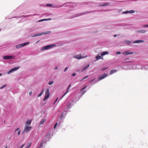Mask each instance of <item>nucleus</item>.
<instances>
[{
  "instance_id": "obj_1",
  "label": "nucleus",
  "mask_w": 148,
  "mask_h": 148,
  "mask_svg": "<svg viewBox=\"0 0 148 148\" xmlns=\"http://www.w3.org/2000/svg\"><path fill=\"white\" fill-rule=\"evenodd\" d=\"M86 88V86H85L84 87L82 88L80 90V92L76 96V101H77L79 99L82 97V96L86 92V90H84L82 91Z\"/></svg>"
},
{
  "instance_id": "obj_2",
  "label": "nucleus",
  "mask_w": 148,
  "mask_h": 148,
  "mask_svg": "<svg viewBox=\"0 0 148 148\" xmlns=\"http://www.w3.org/2000/svg\"><path fill=\"white\" fill-rule=\"evenodd\" d=\"M32 127L31 126H29L25 125L24 127V130L23 131V134L25 132L27 133L30 131L32 129Z\"/></svg>"
},
{
  "instance_id": "obj_3",
  "label": "nucleus",
  "mask_w": 148,
  "mask_h": 148,
  "mask_svg": "<svg viewBox=\"0 0 148 148\" xmlns=\"http://www.w3.org/2000/svg\"><path fill=\"white\" fill-rule=\"evenodd\" d=\"M136 68L137 69H141V70H145V69H148V65L145 66L144 67L143 65H136Z\"/></svg>"
},
{
  "instance_id": "obj_4",
  "label": "nucleus",
  "mask_w": 148,
  "mask_h": 148,
  "mask_svg": "<svg viewBox=\"0 0 148 148\" xmlns=\"http://www.w3.org/2000/svg\"><path fill=\"white\" fill-rule=\"evenodd\" d=\"M50 94L49 89H47L45 93V96L43 99V101H45L49 97Z\"/></svg>"
},
{
  "instance_id": "obj_5",
  "label": "nucleus",
  "mask_w": 148,
  "mask_h": 148,
  "mask_svg": "<svg viewBox=\"0 0 148 148\" xmlns=\"http://www.w3.org/2000/svg\"><path fill=\"white\" fill-rule=\"evenodd\" d=\"M51 32L50 31H48L47 32H43L41 33H38V34H35L32 36V37H34L36 36H40L42 35H45L46 34H48L50 33Z\"/></svg>"
},
{
  "instance_id": "obj_6",
  "label": "nucleus",
  "mask_w": 148,
  "mask_h": 148,
  "mask_svg": "<svg viewBox=\"0 0 148 148\" xmlns=\"http://www.w3.org/2000/svg\"><path fill=\"white\" fill-rule=\"evenodd\" d=\"M107 76H108L107 74L106 73H104V74L102 75H101L99 76L98 78L99 80L97 81L96 82H95V83H94V84H95L97 82L99 81V80H101L103 79H104L105 78L107 77Z\"/></svg>"
},
{
  "instance_id": "obj_7",
  "label": "nucleus",
  "mask_w": 148,
  "mask_h": 148,
  "mask_svg": "<svg viewBox=\"0 0 148 148\" xmlns=\"http://www.w3.org/2000/svg\"><path fill=\"white\" fill-rule=\"evenodd\" d=\"M87 57V56H82L81 54H79V55H76L75 56V58L78 59H84L86 58Z\"/></svg>"
},
{
  "instance_id": "obj_8",
  "label": "nucleus",
  "mask_w": 148,
  "mask_h": 148,
  "mask_svg": "<svg viewBox=\"0 0 148 148\" xmlns=\"http://www.w3.org/2000/svg\"><path fill=\"white\" fill-rule=\"evenodd\" d=\"M14 56H3V57L4 59H13L14 58Z\"/></svg>"
},
{
  "instance_id": "obj_9",
  "label": "nucleus",
  "mask_w": 148,
  "mask_h": 148,
  "mask_svg": "<svg viewBox=\"0 0 148 148\" xmlns=\"http://www.w3.org/2000/svg\"><path fill=\"white\" fill-rule=\"evenodd\" d=\"M19 68H20L19 66H18L16 68H13V69H11V70H10L7 73L8 74H10L12 72L17 70V69H19Z\"/></svg>"
},
{
  "instance_id": "obj_10",
  "label": "nucleus",
  "mask_w": 148,
  "mask_h": 148,
  "mask_svg": "<svg viewBox=\"0 0 148 148\" xmlns=\"http://www.w3.org/2000/svg\"><path fill=\"white\" fill-rule=\"evenodd\" d=\"M90 12L89 11H87L84 12H82L81 13L78 14L77 16H76L75 15V17H76L77 16H80L81 15H83L84 14H87L90 13Z\"/></svg>"
},
{
  "instance_id": "obj_11",
  "label": "nucleus",
  "mask_w": 148,
  "mask_h": 148,
  "mask_svg": "<svg viewBox=\"0 0 148 148\" xmlns=\"http://www.w3.org/2000/svg\"><path fill=\"white\" fill-rule=\"evenodd\" d=\"M145 42L144 40H137L133 41V43H140Z\"/></svg>"
},
{
  "instance_id": "obj_12",
  "label": "nucleus",
  "mask_w": 148,
  "mask_h": 148,
  "mask_svg": "<svg viewBox=\"0 0 148 148\" xmlns=\"http://www.w3.org/2000/svg\"><path fill=\"white\" fill-rule=\"evenodd\" d=\"M53 46V45H49L43 48V49H48L52 47Z\"/></svg>"
},
{
  "instance_id": "obj_13",
  "label": "nucleus",
  "mask_w": 148,
  "mask_h": 148,
  "mask_svg": "<svg viewBox=\"0 0 148 148\" xmlns=\"http://www.w3.org/2000/svg\"><path fill=\"white\" fill-rule=\"evenodd\" d=\"M103 3H104L103 4L99 5V6H103L109 5H110V3L108 2Z\"/></svg>"
},
{
  "instance_id": "obj_14",
  "label": "nucleus",
  "mask_w": 148,
  "mask_h": 148,
  "mask_svg": "<svg viewBox=\"0 0 148 148\" xmlns=\"http://www.w3.org/2000/svg\"><path fill=\"white\" fill-rule=\"evenodd\" d=\"M136 32L139 33H145L146 32V31L144 30H136Z\"/></svg>"
},
{
  "instance_id": "obj_15",
  "label": "nucleus",
  "mask_w": 148,
  "mask_h": 148,
  "mask_svg": "<svg viewBox=\"0 0 148 148\" xmlns=\"http://www.w3.org/2000/svg\"><path fill=\"white\" fill-rule=\"evenodd\" d=\"M90 66L89 64H88L86 66L82 68L81 69L82 71H83L88 68Z\"/></svg>"
},
{
  "instance_id": "obj_16",
  "label": "nucleus",
  "mask_w": 148,
  "mask_h": 148,
  "mask_svg": "<svg viewBox=\"0 0 148 148\" xmlns=\"http://www.w3.org/2000/svg\"><path fill=\"white\" fill-rule=\"evenodd\" d=\"M123 54H125V55H131L133 54H134V52H129L128 51H126L124 53H123Z\"/></svg>"
},
{
  "instance_id": "obj_17",
  "label": "nucleus",
  "mask_w": 148,
  "mask_h": 148,
  "mask_svg": "<svg viewBox=\"0 0 148 148\" xmlns=\"http://www.w3.org/2000/svg\"><path fill=\"white\" fill-rule=\"evenodd\" d=\"M117 71V70L116 69H112L111 70L110 72V74L112 75V74L116 72Z\"/></svg>"
},
{
  "instance_id": "obj_18",
  "label": "nucleus",
  "mask_w": 148,
  "mask_h": 148,
  "mask_svg": "<svg viewBox=\"0 0 148 148\" xmlns=\"http://www.w3.org/2000/svg\"><path fill=\"white\" fill-rule=\"evenodd\" d=\"M108 54V52L107 51H105L101 53V56H103Z\"/></svg>"
},
{
  "instance_id": "obj_19",
  "label": "nucleus",
  "mask_w": 148,
  "mask_h": 148,
  "mask_svg": "<svg viewBox=\"0 0 148 148\" xmlns=\"http://www.w3.org/2000/svg\"><path fill=\"white\" fill-rule=\"evenodd\" d=\"M32 122V120H27L26 122V125H30Z\"/></svg>"
},
{
  "instance_id": "obj_20",
  "label": "nucleus",
  "mask_w": 148,
  "mask_h": 148,
  "mask_svg": "<svg viewBox=\"0 0 148 148\" xmlns=\"http://www.w3.org/2000/svg\"><path fill=\"white\" fill-rule=\"evenodd\" d=\"M73 106V105H72L71 103H70L68 105L66 109H69Z\"/></svg>"
},
{
  "instance_id": "obj_21",
  "label": "nucleus",
  "mask_w": 148,
  "mask_h": 148,
  "mask_svg": "<svg viewBox=\"0 0 148 148\" xmlns=\"http://www.w3.org/2000/svg\"><path fill=\"white\" fill-rule=\"evenodd\" d=\"M17 131V133L18 135V136L20 135L21 132V131L20 130V129L19 128H17L15 130V132Z\"/></svg>"
},
{
  "instance_id": "obj_22",
  "label": "nucleus",
  "mask_w": 148,
  "mask_h": 148,
  "mask_svg": "<svg viewBox=\"0 0 148 148\" xmlns=\"http://www.w3.org/2000/svg\"><path fill=\"white\" fill-rule=\"evenodd\" d=\"M29 42H27L25 43H24L23 44H21V46L22 47L26 46L29 44Z\"/></svg>"
},
{
  "instance_id": "obj_23",
  "label": "nucleus",
  "mask_w": 148,
  "mask_h": 148,
  "mask_svg": "<svg viewBox=\"0 0 148 148\" xmlns=\"http://www.w3.org/2000/svg\"><path fill=\"white\" fill-rule=\"evenodd\" d=\"M125 42L128 45L132 43V42L130 40H126L125 41Z\"/></svg>"
},
{
  "instance_id": "obj_24",
  "label": "nucleus",
  "mask_w": 148,
  "mask_h": 148,
  "mask_svg": "<svg viewBox=\"0 0 148 148\" xmlns=\"http://www.w3.org/2000/svg\"><path fill=\"white\" fill-rule=\"evenodd\" d=\"M102 56H101H101H100L98 55L96 57V59L97 60H99L100 58L102 59V58H101Z\"/></svg>"
},
{
  "instance_id": "obj_25",
  "label": "nucleus",
  "mask_w": 148,
  "mask_h": 148,
  "mask_svg": "<svg viewBox=\"0 0 148 148\" xmlns=\"http://www.w3.org/2000/svg\"><path fill=\"white\" fill-rule=\"evenodd\" d=\"M70 86H71V85H70L68 87V88L67 89V92L63 95L62 97H61V98H62V97H63L65 96V95L67 93V92H69V88L70 87Z\"/></svg>"
},
{
  "instance_id": "obj_26",
  "label": "nucleus",
  "mask_w": 148,
  "mask_h": 148,
  "mask_svg": "<svg viewBox=\"0 0 148 148\" xmlns=\"http://www.w3.org/2000/svg\"><path fill=\"white\" fill-rule=\"evenodd\" d=\"M45 143L44 141H42L40 145L38 147V148H41L43 146V144Z\"/></svg>"
},
{
  "instance_id": "obj_27",
  "label": "nucleus",
  "mask_w": 148,
  "mask_h": 148,
  "mask_svg": "<svg viewBox=\"0 0 148 148\" xmlns=\"http://www.w3.org/2000/svg\"><path fill=\"white\" fill-rule=\"evenodd\" d=\"M46 121V119H43L40 122V125H42L43 124L44 122Z\"/></svg>"
},
{
  "instance_id": "obj_28",
  "label": "nucleus",
  "mask_w": 148,
  "mask_h": 148,
  "mask_svg": "<svg viewBox=\"0 0 148 148\" xmlns=\"http://www.w3.org/2000/svg\"><path fill=\"white\" fill-rule=\"evenodd\" d=\"M21 47H22L21 46V44L18 45H16V47L17 49L20 48H21Z\"/></svg>"
},
{
  "instance_id": "obj_29",
  "label": "nucleus",
  "mask_w": 148,
  "mask_h": 148,
  "mask_svg": "<svg viewBox=\"0 0 148 148\" xmlns=\"http://www.w3.org/2000/svg\"><path fill=\"white\" fill-rule=\"evenodd\" d=\"M128 13H129V11H127L123 12L122 13V14H127Z\"/></svg>"
},
{
  "instance_id": "obj_30",
  "label": "nucleus",
  "mask_w": 148,
  "mask_h": 148,
  "mask_svg": "<svg viewBox=\"0 0 148 148\" xmlns=\"http://www.w3.org/2000/svg\"><path fill=\"white\" fill-rule=\"evenodd\" d=\"M135 12V11L133 10H131L129 11V13H134Z\"/></svg>"
},
{
  "instance_id": "obj_31",
  "label": "nucleus",
  "mask_w": 148,
  "mask_h": 148,
  "mask_svg": "<svg viewBox=\"0 0 148 148\" xmlns=\"http://www.w3.org/2000/svg\"><path fill=\"white\" fill-rule=\"evenodd\" d=\"M43 91H44V90H42V92H41L38 95V97L42 95L43 93Z\"/></svg>"
},
{
  "instance_id": "obj_32",
  "label": "nucleus",
  "mask_w": 148,
  "mask_h": 148,
  "mask_svg": "<svg viewBox=\"0 0 148 148\" xmlns=\"http://www.w3.org/2000/svg\"><path fill=\"white\" fill-rule=\"evenodd\" d=\"M53 82H54L53 81H51V82H49V85H51L52 84H53Z\"/></svg>"
},
{
  "instance_id": "obj_33",
  "label": "nucleus",
  "mask_w": 148,
  "mask_h": 148,
  "mask_svg": "<svg viewBox=\"0 0 148 148\" xmlns=\"http://www.w3.org/2000/svg\"><path fill=\"white\" fill-rule=\"evenodd\" d=\"M46 21V20L45 19H43L40 20L38 21V22H42V21Z\"/></svg>"
},
{
  "instance_id": "obj_34",
  "label": "nucleus",
  "mask_w": 148,
  "mask_h": 148,
  "mask_svg": "<svg viewBox=\"0 0 148 148\" xmlns=\"http://www.w3.org/2000/svg\"><path fill=\"white\" fill-rule=\"evenodd\" d=\"M142 26L143 27H148V24L143 25Z\"/></svg>"
},
{
  "instance_id": "obj_35",
  "label": "nucleus",
  "mask_w": 148,
  "mask_h": 148,
  "mask_svg": "<svg viewBox=\"0 0 148 148\" xmlns=\"http://www.w3.org/2000/svg\"><path fill=\"white\" fill-rule=\"evenodd\" d=\"M25 144H23L21 147H19V148H23V147L25 146Z\"/></svg>"
},
{
  "instance_id": "obj_36",
  "label": "nucleus",
  "mask_w": 148,
  "mask_h": 148,
  "mask_svg": "<svg viewBox=\"0 0 148 148\" xmlns=\"http://www.w3.org/2000/svg\"><path fill=\"white\" fill-rule=\"evenodd\" d=\"M116 55L120 54H121V52H120V51L117 52L116 53Z\"/></svg>"
},
{
  "instance_id": "obj_37",
  "label": "nucleus",
  "mask_w": 148,
  "mask_h": 148,
  "mask_svg": "<svg viewBox=\"0 0 148 148\" xmlns=\"http://www.w3.org/2000/svg\"><path fill=\"white\" fill-rule=\"evenodd\" d=\"M57 124H58V123H56L55 124V125H54V129H55V128H56V126H57Z\"/></svg>"
},
{
  "instance_id": "obj_38",
  "label": "nucleus",
  "mask_w": 148,
  "mask_h": 148,
  "mask_svg": "<svg viewBox=\"0 0 148 148\" xmlns=\"http://www.w3.org/2000/svg\"><path fill=\"white\" fill-rule=\"evenodd\" d=\"M88 77V76H86V77H84V78H83V79H82L81 80H83L84 79L87 78V77Z\"/></svg>"
},
{
  "instance_id": "obj_39",
  "label": "nucleus",
  "mask_w": 148,
  "mask_h": 148,
  "mask_svg": "<svg viewBox=\"0 0 148 148\" xmlns=\"http://www.w3.org/2000/svg\"><path fill=\"white\" fill-rule=\"evenodd\" d=\"M31 143H30L29 145H27V146L26 147H27V148H29V147L31 145Z\"/></svg>"
},
{
  "instance_id": "obj_40",
  "label": "nucleus",
  "mask_w": 148,
  "mask_h": 148,
  "mask_svg": "<svg viewBox=\"0 0 148 148\" xmlns=\"http://www.w3.org/2000/svg\"><path fill=\"white\" fill-rule=\"evenodd\" d=\"M52 5L51 4H47V6H50V7L51 6H52Z\"/></svg>"
},
{
  "instance_id": "obj_41",
  "label": "nucleus",
  "mask_w": 148,
  "mask_h": 148,
  "mask_svg": "<svg viewBox=\"0 0 148 148\" xmlns=\"http://www.w3.org/2000/svg\"><path fill=\"white\" fill-rule=\"evenodd\" d=\"M45 19L46 20V21H47L50 20L51 19L50 18H47V19Z\"/></svg>"
},
{
  "instance_id": "obj_42",
  "label": "nucleus",
  "mask_w": 148,
  "mask_h": 148,
  "mask_svg": "<svg viewBox=\"0 0 148 148\" xmlns=\"http://www.w3.org/2000/svg\"><path fill=\"white\" fill-rule=\"evenodd\" d=\"M32 91H30L29 92V95L31 96V95H32Z\"/></svg>"
},
{
  "instance_id": "obj_43",
  "label": "nucleus",
  "mask_w": 148,
  "mask_h": 148,
  "mask_svg": "<svg viewBox=\"0 0 148 148\" xmlns=\"http://www.w3.org/2000/svg\"><path fill=\"white\" fill-rule=\"evenodd\" d=\"M6 86V85L5 84V85H4L3 86H2V87H1V89H2L4 87H5V86Z\"/></svg>"
},
{
  "instance_id": "obj_44",
  "label": "nucleus",
  "mask_w": 148,
  "mask_h": 148,
  "mask_svg": "<svg viewBox=\"0 0 148 148\" xmlns=\"http://www.w3.org/2000/svg\"><path fill=\"white\" fill-rule=\"evenodd\" d=\"M107 69V68H103V69H102V71H104L106 70Z\"/></svg>"
},
{
  "instance_id": "obj_45",
  "label": "nucleus",
  "mask_w": 148,
  "mask_h": 148,
  "mask_svg": "<svg viewBox=\"0 0 148 148\" xmlns=\"http://www.w3.org/2000/svg\"><path fill=\"white\" fill-rule=\"evenodd\" d=\"M68 69V67H66L65 68L64 70V71L65 72L66 70H67Z\"/></svg>"
},
{
  "instance_id": "obj_46",
  "label": "nucleus",
  "mask_w": 148,
  "mask_h": 148,
  "mask_svg": "<svg viewBox=\"0 0 148 148\" xmlns=\"http://www.w3.org/2000/svg\"><path fill=\"white\" fill-rule=\"evenodd\" d=\"M95 80V79H92V80H91L90 82H93V81Z\"/></svg>"
},
{
  "instance_id": "obj_47",
  "label": "nucleus",
  "mask_w": 148,
  "mask_h": 148,
  "mask_svg": "<svg viewBox=\"0 0 148 148\" xmlns=\"http://www.w3.org/2000/svg\"><path fill=\"white\" fill-rule=\"evenodd\" d=\"M58 98L56 99V101H55V103H54V104L55 103V102H56L58 100Z\"/></svg>"
},
{
  "instance_id": "obj_48",
  "label": "nucleus",
  "mask_w": 148,
  "mask_h": 148,
  "mask_svg": "<svg viewBox=\"0 0 148 148\" xmlns=\"http://www.w3.org/2000/svg\"><path fill=\"white\" fill-rule=\"evenodd\" d=\"M58 67H56V68H55V69H58Z\"/></svg>"
},
{
  "instance_id": "obj_49",
  "label": "nucleus",
  "mask_w": 148,
  "mask_h": 148,
  "mask_svg": "<svg viewBox=\"0 0 148 148\" xmlns=\"http://www.w3.org/2000/svg\"><path fill=\"white\" fill-rule=\"evenodd\" d=\"M74 73H73L72 74V76H74Z\"/></svg>"
},
{
  "instance_id": "obj_50",
  "label": "nucleus",
  "mask_w": 148,
  "mask_h": 148,
  "mask_svg": "<svg viewBox=\"0 0 148 148\" xmlns=\"http://www.w3.org/2000/svg\"><path fill=\"white\" fill-rule=\"evenodd\" d=\"M116 35H114V36L115 37H116Z\"/></svg>"
},
{
  "instance_id": "obj_51",
  "label": "nucleus",
  "mask_w": 148,
  "mask_h": 148,
  "mask_svg": "<svg viewBox=\"0 0 148 148\" xmlns=\"http://www.w3.org/2000/svg\"><path fill=\"white\" fill-rule=\"evenodd\" d=\"M5 148H8V147H7V146H6Z\"/></svg>"
},
{
  "instance_id": "obj_52",
  "label": "nucleus",
  "mask_w": 148,
  "mask_h": 148,
  "mask_svg": "<svg viewBox=\"0 0 148 148\" xmlns=\"http://www.w3.org/2000/svg\"><path fill=\"white\" fill-rule=\"evenodd\" d=\"M2 75V74L1 73H0V76H1Z\"/></svg>"
},
{
  "instance_id": "obj_53",
  "label": "nucleus",
  "mask_w": 148,
  "mask_h": 148,
  "mask_svg": "<svg viewBox=\"0 0 148 148\" xmlns=\"http://www.w3.org/2000/svg\"><path fill=\"white\" fill-rule=\"evenodd\" d=\"M25 148H27V147L26 146V147H25Z\"/></svg>"
},
{
  "instance_id": "obj_54",
  "label": "nucleus",
  "mask_w": 148,
  "mask_h": 148,
  "mask_svg": "<svg viewBox=\"0 0 148 148\" xmlns=\"http://www.w3.org/2000/svg\"><path fill=\"white\" fill-rule=\"evenodd\" d=\"M38 41H37V42H36V43H38Z\"/></svg>"
},
{
  "instance_id": "obj_55",
  "label": "nucleus",
  "mask_w": 148,
  "mask_h": 148,
  "mask_svg": "<svg viewBox=\"0 0 148 148\" xmlns=\"http://www.w3.org/2000/svg\"><path fill=\"white\" fill-rule=\"evenodd\" d=\"M76 75V74L75 73V76Z\"/></svg>"
},
{
  "instance_id": "obj_56",
  "label": "nucleus",
  "mask_w": 148,
  "mask_h": 148,
  "mask_svg": "<svg viewBox=\"0 0 148 148\" xmlns=\"http://www.w3.org/2000/svg\"><path fill=\"white\" fill-rule=\"evenodd\" d=\"M10 138H9V140H10Z\"/></svg>"
}]
</instances>
